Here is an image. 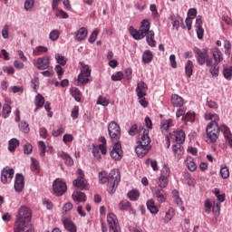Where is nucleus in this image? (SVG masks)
Returning <instances> with one entry per match:
<instances>
[{
  "label": "nucleus",
  "instance_id": "obj_1",
  "mask_svg": "<svg viewBox=\"0 0 232 232\" xmlns=\"http://www.w3.org/2000/svg\"><path fill=\"white\" fill-rule=\"evenodd\" d=\"M145 124L148 129L144 126H140L139 128V134H140V140L138 141V145L135 148V151L140 157H146L148 152L151 150V139H150V130L153 129V123L151 122V119L150 117L145 118Z\"/></svg>",
  "mask_w": 232,
  "mask_h": 232
},
{
  "label": "nucleus",
  "instance_id": "obj_2",
  "mask_svg": "<svg viewBox=\"0 0 232 232\" xmlns=\"http://www.w3.org/2000/svg\"><path fill=\"white\" fill-rule=\"evenodd\" d=\"M32 220V210L26 206L19 208L14 226V232H35L34 226L30 225Z\"/></svg>",
  "mask_w": 232,
  "mask_h": 232
},
{
  "label": "nucleus",
  "instance_id": "obj_3",
  "mask_svg": "<svg viewBox=\"0 0 232 232\" xmlns=\"http://www.w3.org/2000/svg\"><path fill=\"white\" fill-rule=\"evenodd\" d=\"M207 119L211 121V122H209L207 126V137L209 139L210 142H217L218 135H220V127L218 126L220 118L218 116V114L209 113L207 115Z\"/></svg>",
  "mask_w": 232,
  "mask_h": 232
},
{
  "label": "nucleus",
  "instance_id": "obj_4",
  "mask_svg": "<svg viewBox=\"0 0 232 232\" xmlns=\"http://www.w3.org/2000/svg\"><path fill=\"white\" fill-rule=\"evenodd\" d=\"M194 52L199 66H204V64H206V66H211L213 63V58L209 57L208 49L200 50L199 48H195Z\"/></svg>",
  "mask_w": 232,
  "mask_h": 232
},
{
  "label": "nucleus",
  "instance_id": "obj_5",
  "mask_svg": "<svg viewBox=\"0 0 232 232\" xmlns=\"http://www.w3.org/2000/svg\"><path fill=\"white\" fill-rule=\"evenodd\" d=\"M108 177H109L108 191L109 193H113L115 189H117V187L121 182V171L119 170V169H114L111 170Z\"/></svg>",
  "mask_w": 232,
  "mask_h": 232
},
{
  "label": "nucleus",
  "instance_id": "obj_6",
  "mask_svg": "<svg viewBox=\"0 0 232 232\" xmlns=\"http://www.w3.org/2000/svg\"><path fill=\"white\" fill-rule=\"evenodd\" d=\"M109 136L111 142H120L121 140V126L115 121H111L108 125Z\"/></svg>",
  "mask_w": 232,
  "mask_h": 232
},
{
  "label": "nucleus",
  "instance_id": "obj_7",
  "mask_svg": "<svg viewBox=\"0 0 232 232\" xmlns=\"http://www.w3.org/2000/svg\"><path fill=\"white\" fill-rule=\"evenodd\" d=\"M78 178L73 180V186L77 188V189H89L90 185H88V181L84 179V172L82 169H79L77 170Z\"/></svg>",
  "mask_w": 232,
  "mask_h": 232
},
{
  "label": "nucleus",
  "instance_id": "obj_8",
  "mask_svg": "<svg viewBox=\"0 0 232 232\" xmlns=\"http://www.w3.org/2000/svg\"><path fill=\"white\" fill-rule=\"evenodd\" d=\"M113 146L110 151V156L113 160H121L124 152L122 151V145H121V141L112 142Z\"/></svg>",
  "mask_w": 232,
  "mask_h": 232
},
{
  "label": "nucleus",
  "instance_id": "obj_9",
  "mask_svg": "<svg viewBox=\"0 0 232 232\" xmlns=\"http://www.w3.org/2000/svg\"><path fill=\"white\" fill-rule=\"evenodd\" d=\"M107 222L110 227V232H121V225H119V219L114 213L108 214Z\"/></svg>",
  "mask_w": 232,
  "mask_h": 232
},
{
  "label": "nucleus",
  "instance_id": "obj_10",
  "mask_svg": "<svg viewBox=\"0 0 232 232\" xmlns=\"http://www.w3.org/2000/svg\"><path fill=\"white\" fill-rule=\"evenodd\" d=\"M53 189L58 197H63L65 191L68 189L66 183L61 179H57L53 184Z\"/></svg>",
  "mask_w": 232,
  "mask_h": 232
},
{
  "label": "nucleus",
  "instance_id": "obj_11",
  "mask_svg": "<svg viewBox=\"0 0 232 232\" xmlns=\"http://www.w3.org/2000/svg\"><path fill=\"white\" fill-rule=\"evenodd\" d=\"M153 197L156 198V200L160 203V204H164V202H166L168 200V193H166V190L155 187L151 188Z\"/></svg>",
  "mask_w": 232,
  "mask_h": 232
},
{
  "label": "nucleus",
  "instance_id": "obj_12",
  "mask_svg": "<svg viewBox=\"0 0 232 232\" xmlns=\"http://www.w3.org/2000/svg\"><path fill=\"white\" fill-rule=\"evenodd\" d=\"M34 66L38 70H46L50 67V56L40 57L36 60Z\"/></svg>",
  "mask_w": 232,
  "mask_h": 232
},
{
  "label": "nucleus",
  "instance_id": "obj_13",
  "mask_svg": "<svg viewBox=\"0 0 232 232\" xmlns=\"http://www.w3.org/2000/svg\"><path fill=\"white\" fill-rule=\"evenodd\" d=\"M14 173L15 171L14 170V169H10V167L4 168V169L2 170L1 182L3 184H7L8 176H9V179H14Z\"/></svg>",
  "mask_w": 232,
  "mask_h": 232
},
{
  "label": "nucleus",
  "instance_id": "obj_14",
  "mask_svg": "<svg viewBox=\"0 0 232 232\" xmlns=\"http://www.w3.org/2000/svg\"><path fill=\"white\" fill-rule=\"evenodd\" d=\"M24 188V176L23 174H16L14 181V189L17 193H21Z\"/></svg>",
  "mask_w": 232,
  "mask_h": 232
},
{
  "label": "nucleus",
  "instance_id": "obj_15",
  "mask_svg": "<svg viewBox=\"0 0 232 232\" xmlns=\"http://www.w3.org/2000/svg\"><path fill=\"white\" fill-rule=\"evenodd\" d=\"M211 53L216 64H220L224 61V54L220 49L214 47L211 50Z\"/></svg>",
  "mask_w": 232,
  "mask_h": 232
},
{
  "label": "nucleus",
  "instance_id": "obj_16",
  "mask_svg": "<svg viewBox=\"0 0 232 232\" xmlns=\"http://www.w3.org/2000/svg\"><path fill=\"white\" fill-rule=\"evenodd\" d=\"M195 28L198 35V39H204V28H202V18L197 17Z\"/></svg>",
  "mask_w": 232,
  "mask_h": 232
},
{
  "label": "nucleus",
  "instance_id": "obj_17",
  "mask_svg": "<svg viewBox=\"0 0 232 232\" xmlns=\"http://www.w3.org/2000/svg\"><path fill=\"white\" fill-rule=\"evenodd\" d=\"M65 229L69 232H77V226L72 221V219L65 218L62 219Z\"/></svg>",
  "mask_w": 232,
  "mask_h": 232
},
{
  "label": "nucleus",
  "instance_id": "obj_18",
  "mask_svg": "<svg viewBox=\"0 0 232 232\" xmlns=\"http://www.w3.org/2000/svg\"><path fill=\"white\" fill-rule=\"evenodd\" d=\"M172 151L174 153V157H176L178 160H180L184 155V147H182V144L173 145Z\"/></svg>",
  "mask_w": 232,
  "mask_h": 232
},
{
  "label": "nucleus",
  "instance_id": "obj_19",
  "mask_svg": "<svg viewBox=\"0 0 232 232\" xmlns=\"http://www.w3.org/2000/svg\"><path fill=\"white\" fill-rule=\"evenodd\" d=\"M222 131L225 139L228 140V143L230 148H232V134H231V130H229V127L226 126V125H221L219 127V131Z\"/></svg>",
  "mask_w": 232,
  "mask_h": 232
},
{
  "label": "nucleus",
  "instance_id": "obj_20",
  "mask_svg": "<svg viewBox=\"0 0 232 232\" xmlns=\"http://www.w3.org/2000/svg\"><path fill=\"white\" fill-rule=\"evenodd\" d=\"M171 103L176 108H182L184 106V98L179 94H173L171 96Z\"/></svg>",
  "mask_w": 232,
  "mask_h": 232
},
{
  "label": "nucleus",
  "instance_id": "obj_21",
  "mask_svg": "<svg viewBox=\"0 0 232 232\" xmlns=\"http://www.w3.org/2000/svg\"><path fill=\"white\" fill-rule=\"evenodd\" d=\"M145 37L149 46H151V48H155V46H157V41H155V32H153V30H150L149 33H147Z\"/></svg>",
  "mask_w": 232,
  "mask_h": 232
},
{
  "label": "nucleus",
  "instance_id": "obj_22",
  "mask_svg": "<svg viewBox=\"0 0 232 232\" xmlns=\"http://www.w3.org/2000/svg\"><path fill=\"white\" fill-rule=\"evenodd\" d=\"M129 32L130 35L135 39L136 41H140V39H144L146 37L143 34L142 31L135 29L133 26H130L129 28Z\"/></svg>",
  "mask_w": 232,
  "mask_h": 232
},
{
  "label": "nucleus",
  "instance_id": "obj_23",
  "mask_svg": "<svg viewBox=\"0 0 232 232\" xmlns=\"http://www.w3.org/2000/svg\"><path fill=\"white\" fill-rule=\"evenodd\" d=\"M174 135L177 144H184L186 140V133L184 130H176L174 131Z\"/></svg>",
  "mask_w": 232,
  "mask_h": 232
},
{
  "label": "nucleus",
  "instance_id": "obj_24",
  "mask_svg": "<svg viewBox=\"0 0 232 232\" xmlns=\"http://www.w3.org/2000/svg\"><path fill=\"white\" fill-rule=\"evenodd\" d=\"M58 157H61L65 161L66 166H73V160L64 151H59Z\"/></svg>",
  "mask_w": 232,
  "mask_h": 232
},
{
  "label": "nucleus",
  "instance_id": "obj_25",
  "mask_svg": "<svg viewBox=\"0 0 232 232\" xmlns=\"http://www.w3.org/2000/svg\"><path fill=\"white\" fill-rule=\"evenodd\" d=\"M87 36H88V30H86V28L84 27H82L77 31L75 39L76 41H84V39H86Z\"/></svg>",
  "mask_w": 232,
  "mask_h": 232
},
{
  "label": "nucleus",
  "instance_id": "obj_26",
  "mask_svg": "<svg viewBox=\"0 0 232 232\" xmlns=\"http://www.w3.org/2000/svg\"><path fill=\"white\" fill-rule=\"evenodd\" d=\"M153 61V53L150 50L144 51L142 54V63L145 64H150Z\"/></svg>",
  "mask_w": 232,
  "mask_h": 232
},
{
  "label": "nucleus",
  "instance_id": "obj_27",
  "mask_svg": "<svg viewBox=\"0 0 232 232\" xmlns=\"http://www.w3.org/2000/svg\"><path fill=\"white\" fill-rule=\"evenodd\" d=\"M150 21H149V20H143V21L141 22L140 30L141 34H142L145 37H146V34H147L149 32H151V31H150Z\"/></svg>",
  "mask_w": 232,
  "mask_h": 232
},
{
  "label": "nucleus",
  "instance_id": "obj_28",
  "mask_svg": "<svg viewBox=\"0 0 232 232\" xmlns=\"http://www.w3.org/2000/svg\"><path fill=\"white\" fill-rule=\"evenodd\" d=\"M147 208L151 215H157V213H159V208L155 206V200L153 199H149L147 201Z\"/></svg>",
  "mask_w": 232,
  "mask_h": 232
},
{
  "label": "nucleus",
  "instance_id": "obj_29",
  "mask_svg": "<svg viewBox=\"0 0 232 232\" xmlns=\"http://www.w3.org/2000/svg\"><path fill=\"white\" fill-rule=\"evenodd\" d=\"M72 199L76 200L77 202H86V194L80 191L73 192Z\"/></svg>",
  "mask_w": 232,
  "mask_h": 232
},
{
  "label": "nucleus",
  "instance_id": "obj_30",
  "mask_svg": "<svg viewBox=\"0 0 232 232\" xmlns=\"http://www.w3.org/2000/svg\"><path fill=\"white\" fill-rule=\"evenodd\" d=\"M185 164L189 171H197V164H195L193 158L188 157L185 160Z\"/></svg>",
  "mask_w": 232,
  "mask_h": 232
},
{
  "label": "nucleus",
  "instance_id": "obj_31",
  "mask_svg": "<svg viewBox=\"0 0 232 232\" xmlns=\"http://www.w3.org/2000/svg\"><path fill=\"white\" fill-rule=\"evenodd\" d=\"M193 62L191 60H188L185 64V73L187 77H191L193 75Z\"/></svg>",
  "mask_w": 232,
  "mask_h": 232
},
{
  "label": "nucleus",
  "instance_id": "obj_32",
  "mask_svg": "<svg viewBox=\"0 0 232 232\" xmlns=\"http://www.w3.org/2000/svg\"><path fill=\"white\" fill-rule=\"evenodd\" d=\"M119 208L121 211H130L131 209V203L127 199H123L119 203Z\"/></svg>",
  "mask_w": 232,
  "mask_h": 232
},
{
  "label": "nucleus",
  "instance_id": "obj_33",
  "mask_svg": "<svg viewBox=\"0 0 232 232\" xmlns=\"http://www.w3.org/2000/svg\"><path fill=\"white\" fill-rule=\"evenodd\" d=\"M19 147V140L14 138L9 140L8 150L11 153H14L15 150Z\"/></svg>",
  "mask_w": 232,
  "mask_h": 232
},
{
  "label": "nucleus",
  "instance_id": "obj_34",
  "mask_svg": "<svg viewBox=\"0 0 232 232\" xmlns=\"http://www.w3.org/2000/svg\"><path fill=\"white\" fill-rule=\"evenodd\" d=\"M173 217H175V208H170L165 214V224H168V222H171V220H173Z\"/></svg>",
  "mask_w": 232,
  "mask_h": 232
},
{
  "label": "nucleus",
  "instance_id": "obj_35",
  "mask_svg": "<svg viewBox=\"0 0 232 232\" xmlns=\"http://www.w3.org/2000/svg\"><path fill=\"white\" fill-rule=\"evenodd\" d=\"M171 126H173V120L169 119V120L163 121L160 125L161 131L163 132L168 131V130H169Z\"/></svg>",
  "mask_w": 232,
  "mask_h": 232
},
{
  "label": "nucleus",
  "instance_id": "obj_36",
  "mask_svg": "<svg viewBox=\"0 0 232 232\" xmlns=\"http://www.w3.org/2000/svg\"><path fill=\"white\" fill-rule=\"evenodd\" d=\"M11 113H12V107L8 103L4 104L3 110H2V115L4 119H8Z\"/></svg>",
  "mask_w": 232,
  "mask_h": 232
},
{
  "label": "nucleus",
  "instance_id": "obj_37",
  "mask_svg": "<svg viewBox=\"0 0 232 232\" xmlns=\"http://www.w3.org/2000/svg\"><path fill=\"white\" fill-rule=\"evenodd\" d=\"M34 104L36 108H43L44 106V96L42 94H37L34 99Z\"/></svg>",
  "mask_w": 232,
  "mask_h": 232
},
{
  "label": "nucleus",
  "instance_id": "obj_38",
  "mask_svg": "<svg viewBox=\"0 0 232 232\" xmlns=\"http://www.w3.org/2000/svg\"><path fill=\"white\" fill-rule=\"evenodd\" d=\"M99 140L102 142V144L99 145V150L102 155H106V153H108V150L106 149V138L102 136Z\"/></svg>",
  "mask_w": 232,
  "mask_h": 232
},
{
  "label": "nucleus",
  "instance_id": "obj_39",
  "mask_svg": "<svg viewBox=\"0 0 232 232\" xmlns=\"http://www.w3.org/2000/svg\"><path fill=\"white\" fill-rule=\"evenodd\" d=\"M169 180L166 176H160L158 181V186L160 188V189H163L164 188H168Z\"/></svg>",
  "mask_w": 232,
  "mask_h": 232
},
{
  "label": "nucleus",
  "instance_id": "obj_40",
  "mask_svg": "<svg viewBox=\"0 0 232 232\" xmlns=\"http://www.w3.org/2000/svg\"><path fill=\"white\" fill-rule=\"evenodd\" d=\"M99 182L100 184H106L107 182H109L108 172L102 170L99 173Z\"/></svg>",
  "mask_w": 232,
  "mask_h": 232
},
{
  "label": "nucleus",
  "instance_id": "obj_41",
  "mask_svg": "<svg viewBox=\"0 0 232 232\" xmlns=\"http://www.w3.org/2000/svg\"><path fill=\"white\" fill-rule=\"evenodd\" d=\"M220 175L222 179H229V169L226 164L221 165Z\"/></svg>",
  "mask_w": 232,
  "mask_h": 232
},
{
  "label": "nucleus",
  "instance_id": "obj_42",
  "mask_svg": "<svg viewBox=\"0 0 232 232\" xmlns=\"http://www.w3.org/2000/svg\"><path fill=\"white\" fill-rule=\"evenodd\" d=\"M128 197L130 198V200H139V197H140V193L139 192V190H130L129 193H128Z\"/></svg>",
  "mask_w": 232,
  "mask_h": 232
},
{
  "label": "nucleus",
  "instance_id": "obj_43",
  "mask_svg": "<svg viewBox=\"0 0 232 232\" xmlns=\"http://www.w3.org/2000/svg\"><path fill=\"white\" fill-rule=\"evenodd\" d=\"M182 121L185 122H194L195 121V112L188 111L185 116L182 117Z\"/></svg>",
  "mask_w": 232,
  "mask_h": 232
},
{
  "label": "nucleus",
  "instance_id": "obj_44",
  "mask_svg": "<svg viewBox=\"0 0 232 232\" xmlns=\"http://www.w3.org/2000/svg\"><path fill=\"white\" fill-rule=\"evenodd\" d=\"M48 52V48L43 45L37 46L36 49L33 52L34 55H41V53H46Z\"/></svg>",
  "mask_w": 232,
  "mask_h": 232
},
{
  "label": "nucleus",
  "instance_id": "obj_45",
  "mask_svg": "<svg viewBox=\"0 0 232 232\" xmlns=\"http://www.w3.org/2000/svg\"><path fill=\"white\" fill-rule=\"evenodd\" d=\"M223 75H224L225 79H227V81H231V79H232V66L224 68Z\"/></svg>",
  "mask_w": 232,
  "mask_h": 232
},
{
  "label": "nucleus",
  "instance_id": "obj_46",
  "mask_svg": "<svg viewBox=\"0 0 232 232\" xmlns=\"http://www.w3.org/2000/svg\"><path fill=\"white\" fill-rule=\"evenodd\" d=\"M19 128L23 133H30V125L26 121H21Z\"/></svg>",
  "mask_w": 232,
  "mask_h": 232
},
{
  "label": "nucleus",
  "instance_id": "obj_47",
  "mask_svg": "<svg viewBox=\"0 0 232 232\" xmlns=\"http://www.w3.org/2000/svg\"><path fill=\"white\" fill-rule=\"evenodd\" d=\"M55 59L58 63V64H60L61 66H65L66 64V57L59 54V53H56L55 54Z\"/></svg>",
  "mask_w": 232,
  "mask_h": 232
},
{
  "label": "nucleus",
  "instance_id": "obj_48",
  "mask_svg": "<svg viewBox=\"0 0 232 232\" xmlns=\"http://www.w3.org/2000/svg\"><path fill=\"white\" fill-rule=\"evenodd\" d=\"M78 82H80L81 84H88V82H90V77L84 74H79Z\"/></svg>",
  "mask_w": 232,
  "mask_h": 232
},
{
  "label": "nucleus",
  "instance_id": "obj_49",
  "mask_svg": "<svg viewBox=\"0 0 232 232\" xmlns=\"http://www.w3.org/2000/svg\"><path fill=\"white\" fill-rule=\"evenodd\" d=\"M218 63H215L210 69L209 72L213 77H218Z\"/></svg>",
  "mask_w": 232,
  "mask_h": 232
},
{
  "label": "nucleus",
  "instance_id": "obj_50",
  "mask_svg": "<svg viewBox=\"0 0 232 232\" xmlns=\"http://www.w3.org/2000/svg\"><path fill=\"white\" fill-rule=\"evenodd\" d=\"M34 5H35V0H25L24 10L27 12L28 10H32L34 8Z\"/></svg>",
  "mask_w": 232,
  "mask_h": 232
},
{
  "label": "nucleus",
  "instance_id": "obj_51",
  "mask_svg": "<svg viewBox=\"0 0 232 232\" xmlns=\"http://www.w3.org/2000/svg\"><path fill=\"white\" fill-rule=\"evenodd\" d=\"M80 74H83L85 77H90V75H92V70H90V66L83 65Z\"/></svg>",
  "mask_w": 232,
  "mask_h": 232
},
{
  "label": "nucleus",
  "instance_id": "obj_52",
  "mask_svg": "<svg viewBox=\"0 0 232 232\" xmlns=\"http://www.w3.org/2000/svg\"><path fill=\"white\" fill-rule=\"evenodd\" d=\"M224 48L226 55H231V42L226 40L224 42Z\"/></svg>",
  "mask_w": 232,
  "mask_h": 232
},
{
  "label": "nucleus",
  "instance_id": "obj_53",
  "mask_svg": "<svg viewBox=\"0 0 232 232\" xmlns=\"http://www.w3.org/2000/svg\"><path fill=\"white\" fill-rule=\"evenodd\" d=\"M124 77V73L122 72H117L115 74L111 75V81H122V78Z\"/></svg>",
  "mask_w": 232,
  "mask_h": 232
},
{
  "label": "nucleus",
  "instance_id": "obj_54",
  "mask_svg": "<svg viewBox=\"0 0 232 232\" xmlns=\"http://www.w3.org/2000/svg\"><path fill=\"white\" fill-rule=\"evenodd\" d=\"M49 39H51V41H57L59 39V31L53 30L49 34Z\"/></svg>",
  "mask_w": 232,
  "mask_h": 232
},
{
  "label": "nucleus",
  "instance_id": "obj_55",
  "mask_svg": "<svg viewBox=\"0 0 232 232\" xmlns=\"http://www.w3.org/2000/svg\"><path fill=\"white\" fill-rule=\"evenodd\" d=\"M138 131H139V127L137 126V124H133L129 130V135H130V137H135Z\"/></svg>",
  "mask_w": 232,
  "mask_h": 232
},
{
  "label": "nucleus",
  "instance_id": "obj_56",
  "mask_svg": "<svg viewBox=\"0 0 232 232\" xmlns=\"http://www.w3.org/2000/svg\"><path fill=\"white\" fill-rule=\"evenodd\" d=\"M56 17H60V19H68L69 15L67 14L66 12L60 9L56 12Z\"/></svg>",
  "mask_w": 232,
  "mask_h": 232
},
{
  "label": "nucleus",
  "instance_id": "obj_57",
  "mask_svg": "<svg viewBox=\"0 0 232 232\" xmlns=\"http://www.w3.org/2000/svg\"><path fill=\"white\" fill-rule=\"evenodd\" d=\"M32 171H39V161L35 159H32V165H31Z\"/></svg>",
  "mask_w": 232,
  "mask_h": 232
},
{
  "label": "nucleus",
  "instance_id": "obj_58",
  "mask_svg": "<svg viewBox=\"0 0 232 232\" xmlns=\"http://www.w3.org/2000/svg\"><path fill=\"white\" fill-rule=\"evenodd\" d=\"M33 150H34V147H32V144L27 143L24 147V153L25 155H30V153H32Z\"/></svg>",
  "mask_w": 232,
  "mask_h": 232
},
{
  "label": "nucleus",
  "instance_id": "obj_59",
  "mask_svg": "<svg viewBox=\"0 0 232 232\" xmlns=\"http://www.w3.org/2000/svg\"><path fill=\"white\" fill-rule=\"evenodd\" d=\"M56 73L58 75V79H63V75L64 73V70L61 65H56L55 66Z\"/></svg>",
  "mask_w": 232,
  "mask_h": 232
},
{
  "label": "nucleus",
  "instance_id": "obj_60",
  "mask_svg": "<svg viewBox=\"0 0 232 232\" xmlns=\"http://www.w3.org/2000/svg\"><path fill=\"white\" fill-rule=\"evenodd\" d=\"M97 104H102V106H108L110 104V102L106 98L99 97L97 100Z\"/></svg>",
  "mask_w": 232,
  "mask_h": 232
},
{
  "label": "nucleus",
  "instance_id": "obj_61",
  "mask_svg": "<svg viewBox=\"0 0 232 232\" xmlns=\"http://www.w3.org/2000/svg\"><path fill=\"white\" fill-rule=\"evenodd\" d=\"M188 19H195V17H197V9L195 8H191L188 10Z\"/></svg>",
  "mask_w": 232,
  "mask_h": 232
},
{
  "label": "nucleus",
  "instance_id": "obj_62",
  "mask_svg": "<svg viewBox=\"0 0 232 232\" xmlns=\"http://www.w3.org/2000/svg\"><path fill=\"white\" fill-rule=\"evenodd\" d=\"M63 140L65 144H68V142H73V135L65 134V135H63Z\"/></svg>",
  "mask_w": 232,
  "mask_h": 232
},
{
  "label": "nucleus",
  "instance_id": "obj_63",
  "mask_svg": "<svg viewBox=\"0 0 232 232\" xmlns=\"http://www.w3.org/2000/svg\"><path fill=\"white\" fill-rule=\"evenodd\" d=\"M71 116L72 119H77L79 117V106H74L72 108Z\"/></svg>",
  "mask_w": 232,
  "mask_h": 232
},
{
  "label": "nucleus",
  "instance_id": "obj_64",
  "mask_svg": "<svg viewBox=\"0 0 232 232\" xmlns=\"http://www.w3.org/2000/svg\"><path fill=\"white\" fill-rule=\"evenodd\" d=\"M177 57L175 56V54H171L169 56V63H170V66L171 68H177Z\"/></svg>",
  "mask_w": 232,
  "mask_h": 232
}]
</instances>
